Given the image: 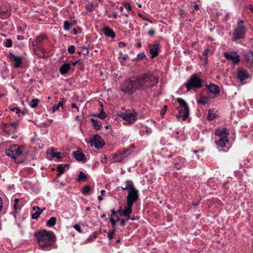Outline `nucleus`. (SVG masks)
Segmentation results:
<instances>
[{"label": "nucleus", "instance_id": "20", "mask_svg": "<svg viewBox=\"0 0 253 253\" xmlns=\"http://www.w3.org/2000/svg\"><path fill=\"white\" fill-rule=\"evenodd\" d=\"M227 137L224 135V137L219 138V139L215 141V144L221 148L225 147L226 143L228 141Z\"/></svg>", "mask_w": 253, "mask_h": 253}, {"label": "nucleus", "instance_id": "18", "mask_svg": "<svg viewBox=\"0 0 253 253\" xmlns=\"http://www.w3.org/2000/svg\"><path fill=\"white\" fill-rule=\"evenodd\" d=\"M215 134L220 138L224 137V135H226V137H228L229 133L228 130L225 127H222L221 128L216 129L215 131Z\"/></svg>", "mask_w": 253, "mask_h": 253}, {"label": "nucleus", "instance_id": "45", "mask_svg": "<svg viewBox=\"0 0 253 253\" xmlns=\"http://www.w3.org/2000/svg\"><path fill=\"white\" fill-rule=\"evenodd\" d=\"M116 231L112 230L111 232H109L108 233V237L109 240H111L113 238V236L115 234Z\"/></svg>", "mask_w": 253, "mask_h": 253}, {"label": "nucleus", "instance_id": "10", "mask_svg": "<svg viewBox=\"0 0 253 253\" xmlns=\"http://www.w3.org/2000/svg\"><path fill=\"white\" fill-rule=\"evenodd\" d=\"M224 56L226 59L231 60L235 64L238 63L240 61L239 55L236 52H225L224 53Z\"/></svg>", "mask_w": 253, "mask_h": 253}, {"label": "nucleus", "instance_id": "24", "mask_svg": "<svg viewBox=\"0 0 253 253\" xmlns=\"http://www.w3.org/2000/svg\"><path fill=\"white\" fill-rule=\"evenodd\" d=\"M68 166V164H61L58 165L57 168V171L58 172V173H57V176L59 177L61 174L64 173L65 172V168Z\"/></svg>", "mask_w": 253, "mask_h": 253}, {"label": "nucleus", "instance_id": "61", "mask_svg": "<svg viewBox=\"0 0 253 253\" xmlns=\"http://www.w3.org/2000/svg\"><path fill=\"white\" fill-rule=\"evenodd\" d=\"M112 17H113L114 18L116 19L117 18V14L116 13L114 12L113 13Z\"/></svg>", "mask_w": 253, "mask_h": 253}, {"label": "nucleus", "instance_id": "27", "mask_svg": "<svg viewBox=\"0 0 253 253\" xmlns=\"http://www.w3.org/2000/svg\"><path fill=\"white\" fill-rule=\"evenodd\" d=\"M133 186L132 182L131 181H126V186L125 187H121V189L123 191L127 190V192L131 190L132 187Z\"/></svg>", "mask_w": 253, "mask_h": 253}, {"label": "nucleus", "instance_id": "1", "mask_svg": "<svg viewBox=\"0 0 253 253\" xmlns=\"http://www.w3.org/2000/svg\"><path fill=\"white\" fill-rule=\"evenodd\" d=\"M158 83V79L151 72L137 76L136 77L126 80L121 84L122 91L131 94L137 90H145L155 86Z\"/></svg>", "mask_w": 253, "mask_h": 253}, {"label": "nucleus", "instance_id": "49", "mask_svg": "<svg viewBox=\"0 0 253 253\" xmlns=\"http://www.w3.org/2000/svg\"><path fill=\"white\" fill-rule=\"evenodd\" d=\"M45 38H46V36L45 35H42L37 38V41L38 42H41L43 40L45 39Z\"/></svg>", "mask_w": 253, "mask_h": 253}, {"label": "nucleus", "instance_id": "22", "mask_svg": "<svg viewBox=\"0 0 253 253\" xmlns=\"http://www.w3.org/2000/svg\"><path fill=\"white\" fill-rule=\"evenodd\" d=\"M47 154L48 156H50L51 158H56L57 159H60L61 158V153L60 152H55L54 150L52 149L48 150L47 152Z\"/></svg>", "mask_w": 253, "mask_h": 253}, {"label": "nucleus", "instance_id": "35", "mask_svg": "<svg viewBox=\"0 0 253 253\" xmlns=\"http://www.w3.org/2000/svg\"><path fill=\"white\" fill-rule=\"evenodd\" d=\"M216 115L215 113L213 112V111H211L210 110L209 111L208 115L207 116V119L211 121L213 120L216 117Z\"/></svg>", "mask_w": 253, "mask_h": 253}, {"label": "nucleus", "instance_id": "5", "mask_svg": "<svg viewBox=\"0 0 253 253\" xmlns=\"http://www.w3.org/2000/svg\"><path fill=\"white\" fill-rule=\"evenodd\" d=\"M185 85L188 91L193 88H199L202 86V81L196 74H193L185 83Z\"/></svg>", "mask_w": 253, "mask_h": 253}, {"label": "nucleus", "instance_id": "28", "mask_svg": "<svg viewBox=\"0 0 253 253\" xmlns=\"http://www.w3.org/2000/svg\"><path fill=\"white\" fill-rule=\"evenodd\" d=\"M90 121H91V122L92 123V125H93V126L94 129H95L96 130H99L101 126L99 122H98L97 121H96V120H95L93 118H91L90 119Z\"/></svg>", "mask_w": 253, "mask_h": 253}, {"label": "nucleus", "instance_id": "40", "mask_svg": "<svg viewBox=\"0 0 253 253\" xmlns=\"http://www.w3.org/2000/svg\"><path fill=\"white\" fill-rule=\"evenodd\" d=\"M177 109L178 111V113L176 115V117L177 119H179L181 117H182L184 112L183 110H182L180 108H177Z\"/></svg>", "mask_w": 253, "mask_h": 253}, {"label": "nucleus", "instance_id": "30", "mask_svg": "<svg viewBox=\"0 0 253 253\" xmlns=\"http://www.w3.org/2000/svg\"><path fill=\"white\" fill-rule=\"evenodd\" d=\"M61 100L62 101H59V102L57 105L53 106L52 113L55 112L56 110H57L60 106L62 107L63 103H65V100L64 98H62Z\"/></svg>", "mask_w": 253, "mask_h": 253}, {"label": "nucleus", "instance_id": "23", "mask_svg": "<svg viewBox=\"0 0 253 253\" xmlns=\"http://www.w3.org/2000/svg\"><path fill=\"white\" fill-rule=\"evenodd\" d=\"M71 66L70 64L65 63L62 65L59 68V71L62 75L67 74L70 70Z\"/></svg>", "mask_w": 253, "mask_h": 253}, {"label": "nucleus", "instance_id": "19", "mask_svg": "<svg viewBox=\"0 0 253 253\" xmlns=\"http://www.w3.org/2000/svg\"><path fill=\"white\" fill-rule=\"evenodd\" d=\"M206 86L211 93H212L214 94H217L219 92V87L214 84H211L209 85L207 84Z\"/></svg>", "mask_w": 253, "mask_h": 253}, {"label": "nucleus", "instance_id": "42", "mask_svg": "<svg viewBox=\"0 0 253 253\" xmlns=\"http://www.w3.org/2000/svg\"><path fill=\"white\" fill-rule=\"evenodd\" d=\"M68 51L71 54H73L75 52V47L74 45H70L68 48Z\"/></svg>", "mask_w": 253, "mask_h": 253}, {"label": "nucleus", "instance_id": "46", "mask_svg": "<svg viewBox=\"0 0 253 253\" xmlns=\"http://www.w3.org/2000/svg\"><path fill=\"white\" fill-rule=\"evenodd\" d=\"M74 228H75V229L76 230H77V231L81 233L82 232L81 229V227L79 225H78V224H75L74 226Z\"/></svg>", "mask_w": 253, "mask_h": 253}, {"label": "nucleus", "instance_id": "44", "mask_svg": "<svg viewBox=\"0 0 253 253\" xmlns=\"http://www.w3.org/2000/svg\"><path fill=\"white\" fill-rule=\"evenodd\" d=\"M12 42L11 40H7L5 42V46L7 47H10L12 46Z\"/></svg>", "mask_w": 253, "mask_h": 253}, {"label": "nucleus", "instance_id": "33", "mask_svg": "<svg viewBox=\"0 0 253 253\" xmlns=\"http://www.w3.org/2000/svg\"><path fill=\"white\" fill-rule=\"evenodd\" d=\"M74 25L73 22L69 23L68 21H65L64 23V29L68 31L70 29V27Z\"/></svg>", "mask_w": 253, "mask_h": 253}, {"label": "nucleus", "instance_id": "26", "mask_svg": "<svg viewBox=\"0 0 253 253\" xmlns=\"http://www.w3.org/2000/svg\"><path fill=\"white\" fill-rule=\"evenodd\" d=\"M5 128H7L8 126H11L13 127V130H12V133H14L16 132V129L17 128V126L18 125V122H13L10 123L9 124H5Z\"/></svg>", "mask_w": 253, "mask_h": 253}, {"label": "nucleus", "instance_id": "17", "mask_svg": "<svg viewBox=\"0 0 253 253\" xmlns=\"http://www.w3.org/2000/svg\"><path fill=\"white\" fill-rule=\"evenodd\" d=\"M238 78L240 81H243L250 77V75L248 72L243 69H241L238 71L237 73Z\"/></svg>", "mask_w": 253, "mask_h": 253}, {"label": "nucleus", "instance_id": "36", "mask_svg": "<svg viewBox=\"0 0 253 253\" xmlns=\"http://www.w3.org/2000/svg\"><path fill=\"white\" fill-rule=\"evenodd\" d=\"M208 100V98L206 97H202L199 100H198L197 102L199 104H202L203 105H205L207 104V101Z\"/></svg>", "mask_w": 253, "mask_h": 253}, {"label": "nucleus", "instance_id": "31", "mask_svg": "<svg viewBox=\"0 0 253 253\" xmlns=\"http://www.w3.org/2000/svg\"><path fill=\"white\" fill-rule=\"evenodd\" d=\"M86 179H87L86 175L83 171H80L79 172V174L78 175V178L77 180L78 181H81L82 180L86 181Z\"/></svg>", "mask_w": 253, "mask_h": 253}, {"label": "nucleus", "instance_id": "3", "mask_svg": "<svg viewBox=\"0 0 253 253\" xmlns=\"http://www.w3.org/2000/svg\"><path fill=\"white\" fill-rule=\"evenodd\" d=\"M39 246L42 249L50 246L54 237V234L51 231L42 230L36 234Z\"/></svg>", "mask_w": 253, "mask_h": 253}, {"label": "nucleus", "instance_id": "64", "mask_svg": "<svg viewBox=\"0 0 253 253\" xmlns=\"http://www.w3.org/2000/svg\"><path fill=\"white\" fill-rule=\"evenodd\" d=\"M105 193H106V191L105 190H102L101 191V193L102 195H104Z\"/></svg>", "mask_w": 253, "mask_h": 253}, {"label": "nucleus", "instance_id": "41", "mask_svg": "<svg viewBox=\"0 0 253 253\" xmlns=\"http://www.w3.org/2000/svg\"><path fill=\"white\" fill-rule=\"evenodd\" d=\"M163 155L169 158L171 157L172 155L170 154V152H169L168 150L164 149L163 150Z\"/></svg>", "mask_w": 253, "mask_h": 253}, {"label": "nucleus", "instance_id": "13", "mask_svg": "<svg viewBox=\"0 0 253 253\" xmlns=\"http://www.w3.org/2000/svg\"><path fill=\"white\" fill-rule=\"evenodd\" d=\"M73 155L74 158L78 161H82L84 162H86V158L84 155L82 153V149L80 148L78 149L76 151H74L73 152Z\"/></svg>", "mask_w": 253, "mask_h": 253}, {"label": "nucleus", "instance_id": "11", "mask_svg": "<svg viewBox=\"0 0 253 253\" xmlns=\"http://www.w3.org/2000/svg\"><path fill=\"white\" fill-rule=\"evenodd\" d=\"M91 145L93 144L97 149L102 148L105 145L104 141L101 138L99 135H94L93 138L90 140Z\"/></svg>", "mask_w": 253, "mask_h": 253}, {"label": "nucleus", "instance_id": "4", "mask_svg": "<svg viewBox=\"0 0 253 253\" xmlns=\"http://www.w3.org/2000/svg\"><path fill=\"white\" fill-rule=\"evenodd\" d=\"M24 150L25 147L23 146L14 145L6 149L5 153L7 156L11 157L16 163H21L23 162V159L21 156Z\"/></svg>", "mask_w": 253, "mask_h": 253}, {"label": "nucleus", "instance_id": "50", "mask_svg": "<svg viewBox=\"0 0 253 253\" xmlns=\"http://www.w3.org/2000/svg\"><path fill=\"white\" fill-rule=\"evenodd\" d=\"M148 35L150 36H153L155 33V31L154 30H149Z\"/></svg>", "mask_w": 253, "mask_h": 253}, {"label": "nucleus", "instance_id": "53", "mask_svg": "<svg viewBox=\"0 0 253 253\" xmlns=\"http://www.w3.org/2000/svg\"><path fill=\"white\" fill-rule=\"evenodd\" d=\"M209 51V50L208 48H206L203 52V55L207 56L208 54Z\"/></svg>", "mask_w": 253, "mask_h": 253}, {"label": "nucleus", "instance_id": "29", "mask_svg": "<svg viewBox=\"0 0 253 253\" xmlns=\"http://www.w3.org/2000/svg\"><path fill=\"white\" fill-rule=\"evenodd\" d=\"M56 222V218L55 217H51L46 222V225L48 227L54 226Z\"/></svg>", "mask_w": 253, "mask_h": 253}, {"label": "nucleus", "instance_id": "51", "mask_svg": "<svg viewBox=\"0 0 253 253\" xmlns=\"http://www.w3.org/2000/svg\"><path fill=\"white\" fill-rule=\"evenodd\" d=\"M145 57V54L144 53H139L137 55V58L139 59H142Z\"/></svg>", "mask_w": 253, "mask_h": 253}, {"label": "nucleus", "instance_id": "7", "mask_svg": "<svg viewBox=\"0 0 253 253\" xmlns=\"http://www.w3.org/2000/svg\"><path fill=\"white\" fill-rule=\"evenodd\" d=\"M245 32L246 29L243 25V21L241 20L238 23V26L234 30V32L233 33L234 41L243 38L244 37Z\"/></svg>", "mask_w": 253, "mask_h": 253}, {"label": "nucleus", "instance_id": "15", "mask_svg": "<svg viewBox=\"0 0 253 253\" xmlns=\"http://www.w3.org/2000/svg\"><path fill=\"white\" fill-rule=\"evenodd\" d=\"M9 58L15 62L14 66L16 68L20 67V65L22 63V58L21 56H16L12 53L10 52L9 54Z\"/></svg>", "mask_w": 253, "mask_h": 253}, {"label": "nucleus", "instance_id": "12", "mask_svg": "<svg viewBox=\"0 0 253 253\" xmlns=\"http://www.w3.org/2000/svg\"><path fill=\"white\" fill-rule=\"evenodd\" d=\"M173 157L171 162L177 169H179L182 167L185 166L184 158L177 155H174Z\"/></svg>", "mask_w": 253, "mask_h": 253}, {"label": "nucleus", "instance_id": "39", "mask_svg": "<svg viewBox=\"0 0 253 253\" xmlns=\"http://www.w3.org/2000/svg\"><path fill=\"white\" fill-rule=\"evenodd\" d=\"M110 221L111 223V226H112V230H114V231H116L115 225H116V220H115L113 217H110Z\"/></svg>", "mask_w": 253, "mask_h": 253}, {"label": "nucleus", "instance_id": "63", "mask_svg": "<svg viewBox=\"0 0 253 253\" xmlns=\"http://www.w3.org/2000/svg\"><path fill=\"white\" fill-rule=\"evenodd\" d=\"M98 200L99 201H102V200H103V198H102V195H101V196H99L98 197Z\"/></svg>", "mask_w": 253, "mask_h": 253}, {"label": "nucleus", "instance_id": "32", "mask_svg": "<svg viewBox=\"0 0 253 253\" xmlns=\"http://www.w3.org/2000/svg\"><path fill=\"white\" fill-rule=\"evenodd\" d=\"M39 103V100L35 98L33 99L30 103L29 105L32 108H35L37 107Z\"/></svg>", "mask_w": 253, "mask_h": 253}, {"label": "nucleus", "instance_id": "55", "mask_svg": "<svg viewBox=\"0 0 253 253\" xmlns=\"http://www.w3.org/2000/svg\"><path fill=\"white\" fill-rule=\"evenodd\" d=\"M116 211L114 210V209H112L111 210V217H112L113 216L115 215L116 214Z\"/></svg>", "mask_w": 253, "mask_h": 253}, {"label": "nucleus", "instance_id": "58", "mask_svg": "<svg viewBox=\"0 0 253 253\" xmlns=\"http://www.w3.org/2000/svg\"><path fill=\"white\" fill-rule=\"evenodd\" d=\"M3 206L2 198L0 197V211L1 210Z\"/></svg>", "mask_w": 253, "mask_h": 253}, {"label": "nucleus", "instance_id": "54", "mask_svg": "<svg viewBox=\"0 0 253 253\" xmlns=\"http://www.w3.org/2000/svg\"><path fill=\"white\" fill-rule=\"evenodd\" d=\"M24 38L23 36H21V35H18L17 36V39L19 41H22L23 40H24Z\"/></svg>", "mask_w": 253, "mask_h": 253}, {"label": "nucleus", "instance_id": "56", "mask_svg": "<svg viewBox=\"0 0 253 253\" xmlns=\"http://www.w3.org/2000/svg\"><path fill=\"white\" fill-rule=\"evenodd\" d=\"M82 64V60H79L74 63H73V64L75 66L76 64Z\"/></svg>", "mask_w": 253, "mask_h": 253}, {"label": "nucleus", "instance_id": "60", "mask_svg": "<svg viewBox=\"0 0 253 253\" xmlns=\"http://www.w3.org/2000/svg\"><path fill=\"white\" fill-rule=\"evenodd\" d=\"M138 15L140 17L142 18L143 20H146V18H147L145 16H143L142 14H138Z\"/></svg>", "mask_w": 253, "mask_h": 253}, {"label": "nucleus", "instance_id": "34", "mask_svg": "<svg viewBox=\"0 0 253 253\" xmlns=\"http://www.w3.org/2000/svg\"><path fill=\"white\" fill-rule=\"evenodd\" d=\"M45 209V208L44 207L42 209V210L41 211H36L34 213L32 214V218L37 219L39 217L42 211Z\"/></svg>", "mask_w": 253, "mask_h": 253}, {"label": "nucleus", "instance_id": "9", "mask_svg": "<svg viewBox=\"0 0 253 253\" xmlns=\"http://www.w3.org/2000/svg\"><path fill=\"white\" fill-rule=\"evenodd\" d=\"M177 101L180 104V106L178 108H180L182 110H183L184 114L182 115V119L185 121L187 119L189 115V109L188 106L186 102L181 98H177Z\"/></svg>", "mask_w": 253, "mask_h": 253}, {"label": "nucleus", "instance_id": "38", "mask_svg": "<svg viewBox=\"0 0 253 253\" xmlns=\"http://www.w3.org/2000/svg\"><path fill=\"white\" fill-rule=\"evenodd\" d=\"M101 111L99 114L97 115V116L101 119H104L106 118V115L105 112L102 110V104H101Z\"/></svg>", "mask_w": 253, "mask_h": 253}, {"label": "nucleus", "instance_id": "6", "mask_svg": "<svg viewBox=\"0 0 253 253\" xmlns=\"http://www.w3.org/2000/svg\"><path fill=\"white\" fill-rule=\"evenodd\" d=\"M131 153L130 148L120 150L113 154V161L114 162H121L124 158L129 155Z\"/></svg>", "mask_w": 253, "mask_h": 253}, {"label": "nucleus", "instance_id": "43", "mask_svg": "<svg viewBox=\"0 0 253 253\" xmlns=\"http://www.w3.org/2000/svg\"><path fill=\"white\" fill-rule=\"evenodd\" d=\"M167 108H168V107L167 105H165L163 106V107L162 108L161 112H160V114H161V116H163L165 114V113L167 111Z\"/></svg>", "mask_w": 253, "mask_h": 253}, {"label": "nucleus", "instance_id": "62", "mask_svg": "<svg viewBox=\"0 0 253 253\" xmlns=\"http://www.w3.org/2000/svg\"><path fill=\"white\" fill-rule=\"evenodd\" d=\"M32 209L33 210H35L36 209H38V210H40V208H39V207L38 206H36V207H33L32 208Z\"/></svg>", "mask_w": 253, "mask_h": 253}, {"label": "nucleus", "instance_id": "2", "mask_svg": "<svg viewBox=\"0 0 253 253\" xmlns=\"http://www.w3.org/2000/svg\"><path fill=\"white\" fill-rule=\"evenodd\" d=\"M138 191L133 185L131 190H129L128 192L126 197L127 205L125 207V211H124V214L127 217V219L130 218V214L132 212L133 204L138 199Z\"/></svg>", "mask_w": 253, "mask_h": 253}, {"label": "nucleus", "instance_id": "47", "mask_svg": "<svg viewBox=\"0 0 253 253\" xmlns=\"http://www.w3.org/2000/svg\"><path fill=\"white\" fill-rule=\"evenodd\" d=\"M126 217V219H121V221H120V225L122 226H123L125 225L126 222V221H127L129 219H127V217Z\"/></svg>", "mask_w": 253, "mask_h": 253}, {"label": "nucleus", "instance_id": "14", "mask_svg": "<svg viewBox=\"0 0 253 253\" xmlns=\"http://www.w3.org/2000/svg\"><path fill=\"white\" fill-rule=\"evenodd\" d=\"M244 60L250 67H253V51H249L244 55Z\"/></svg>", "mask_w": 253, "mask_h": 253}, {"label": "nucleus", "instance_id": "37", "mask_svg": "<svg viewBox=\"0 0 253 253\" xmlns=\"http://www.w3.org/2000/svg\"><path fill=\"white\" fill-rule=\"evenodd\" d=\"M90 189L91 188L88 185H85L82 190V193L84 195H87Z\"/></svg>", "mask_w": 253, "mask_h": 253}, {"label": "nucleus", "instance_id": "16", "mask_svg": "<svg viewBox=\"0 0 253 253\" xmlns=\"http://www.w3.org/2000/svg\"><path fill=\"white\" fill-rule=\"evenodd\" d=\"M159 46L158 44L149 45V53L151 55V58H154L158 55Z\"/></svg>", "mask_w": 253, "mask_h": 253}, {"label": "nucleus", "instance_id": "25", "mask_svg": "<svg viewBox=\"0 0 253 253\" xmlns=\"http://www.w3.org/2000/svg\"><path fill=\"white\" fill-rule=\"evenodd\" d=\"M35 54H36L39 57L44 58H45V50L42 48L40 47L38 51L34 49Z\"/></svg>", "mask_w": 253, "mask_h": 253}, {"label": "nucleus", "instance_id": "59", "mask_svg": "<svg viewBox=\"0 0 253 253\" xmlns=\"http://www.w3.org/2000/svg\"><path fill=\"white\" fill-rule=\"evenodd\" d=\"M78 66L80 69H83L84 68L83 61H82V64H78Z\"/></svg>", "mask_w": 253, "mask_h": 253}, {"label": "nucleus", "instance_id": "52", "mask_svg": "<svg viewBox=\"0 0 253 253\" xmlns=\"http://www.w3.org/2000/svg\"><path fill=\"white\" fill-rule=\"evenodd\" d=\"M125 211V209L124 210H122L121 209H120L119 210H118L116 212H118L119 213H120L121 215H124L125 216H126L125 215V214H124V211Z\"/></svg>", "mask_w": 253, "mask_h": 253}, {"label": "nucleus", "instance_id": "57", "mask_svg": "<svg viewBox=\"0 0 253 253\" xmlns=\"http://www.w3.org/2000/svg\"><path fill=\"white\" fill-rule=\"evenodd\" d=\"M71 107L72 108H76L77 109L78 111H79V108L77 106L76 104L75 103H72L71 104Z\"/></svg>", "mask_w": 253, "mask_h": 253}, {"label": "nucleus", "instance_id": "48", "mask_svg": "<svg viewBox=\"0 0 253 253\" xmlns=\"http://www.w3.org/2000/svg\"><path fill=\"white\" fill-rule=\"evenodd\" d=\"M124 7L126 9H128V10H129L130 11L131 10V6H130V5L128 3H125L124 4Z\"/></svg>", "mask_w": 253, "mask_h": 253}, {"label": "nucleus", "instance_id": "8", "mask_svg": "<svg viewBox=\"0 0 253 253\" xmlns=\"http://www.w3.org/2000/svg\"><path fill=\"white\" fill-rule=\"evenodd\" d=\"M120 116L129 124H131L136 121L137 118V114L133 110H127L125 113H122L120 115Z\"/></svg>", "mask_w": 253, "mask_h": 253}, {"label": "nucleus", "instance_id": "21", "mask_svg": "<svg viewBox=\"0 0 253 253\" xmlns=\"http://www.w3.org/2000/svg\"><path fill=\"white\" fill-rule=\"evenodd\" d=\"M104 34L108 37H111L113 39L115 37L116 35L114 31L107 27H105L103 30Z\"/></svg>", "mask_w": 253, "mask_h": 253}]
</instances>
